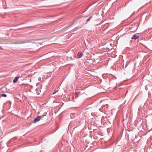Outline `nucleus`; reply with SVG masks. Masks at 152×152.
<instances>
[{"label":"nucleus","mask_w":152,"mask_h":152,"mask_svg":"<svg viewBox=\"0 0 152 152\" xmlns=\"http://www.w3.org/2000/svg\"><path fill=\"white\" fill-rule=\"evenodd\" d=\"M92 17V16H91L90 18H89L90 19Z\"/></svg>","instance_id":"obj_11"},{"label":"nucleus","mask_w":152,"mask_h":152,"mask_svg":"<svg viewBox=\"0 0 152 152\" xmlns=\"http://www.w3.org/2000/svg\"><path fill=\"white\" fill-rule=\"evenodd\" d=\"M57 91H55V92H54L52 94L53 95V94H55V93H56Z\"/></svg>","instance_id":"obj_8"},{"label":"nucleus","mask_w":152,"mask_h":152,"mask_svg":"<svg viewBox=\"0 0 152 152\" xmlns=\"http://www.w3.org/2000/svg\"><path fill=\"white\" fill-rule=\"evenodd\" d=\"M90 20V19L89 18V19H87V20H86V21L87 22H88V21H89Z\"/></svg>","instance_id":"obj_9"},{"label":"nucleus","mask_w":152,"mask_h":152,"mask_svg":"<svg viewBox=\"0 0 152 152\" xmlns=\"http://www.w3.org/2000/svg\"><path fill=\"white\" fill-rule=\"evenodd\" d=\"M0 49H1H1H2V48H1V47H0Z\"/></svg>","instance_id":"obj_13"},{"label":"nucleus","mask_w":152,"mask_h":152,"mask_svg":"<svg viewBox=\"0 0 152 152\" xmlns=\"http://www.w3.org/2000/svg\"><path fill=\"white\" fill-rule=\"evenodd\" d=\"M108 104H106L104 105H103L102 106L101 109H102L103 110H104V111H106L108 110Z\"/></svg>","instance_id":"obj_3"},{"label":"nucleus","mask_w":152,"mask_h":152,"mask_svg":"<svg viewBox=\"0 0 152 152\" xmlns=\"http://www.w3.org/2000/svg\"><path fill=\"white\" fill-rule=\"evenodd\" d=\"M83 55V54L81 51H79L78 53V58H80Z\"/></svg>","instance_id":"obj_4"},{"label":"nucleus","mask_w":152,"mask_h":152,"mask_svg":"<svg viewBox=\"0 0 152 152\" xmlns=\"http://www.w3.org/2000/svg\"><path fill=\"white\" fill-rule=\"evenodd\" d=\"M19 78V77H15L13 80V83H16V82L18 80V79Z\"/></svg>","instance_id":"obj_6"},{"label":"nucleus","mask_w":152,"mask_h":152,"mask_svg":"<svg viewBox=\"0 0 152 152\" xmlns=\"http://www.w3.org/2000/svg\"><path fill=\"white\" fill-rule=\"evenodd\" d=\"M32 40H24L21 41H19L18 42V43L19 44L25 43L28 42H31Z\"/></svg>","instance_id":"obj_2"},{"label":"nucleus","mask_w":152,"mask_h":152,"mask_svg":"<svg viewBox=\"0 0 152 152\" xmlns=\"http://www.w3.org/2000/svg\"><path fill=\"white\" fill-rule=\"evenodd\" d=\"M139 37L138 35H136V34H134L133 35V37H132V39H137Z\"/></svg>","instance_id":"obj_5"},{"label":"nucleus","mask_w":152,"mask_h":152,"mask_svg":"<svg viewBox=\"0 0 152 152\" xmlns=\"http://www.w3.org/2000/svg\"><path fill=\"white\" fill-rule=\"evenodd\" d=\"M47 113H44L42 115H40L38 116L36 118L34 119V121H33V123H36L39 121L43 116H45L46 115Z\"/></svg>","instance_id":"obj_1"},{"label":"nucleus","mask_w":152,"mask_h":152,"mask_svg":"<svg viewBox=\"0 0 152 152\" xmlns=\"http://www.w3.org/2000/svg\"><path fill=\"white\" fill-rule=\"evenodd\" d=\"M148 95L149 96V94H148Z\"/></svg>","instance_id":"obj_14"},{"label":"nucleus","mask_w":152,"mask_h":152,"mask_svg":"<svg viewBox=\"0 0 152 152\" xmlns=\"http://www.w3.org/2000/svg\"><path fill=\"white\" fill-rule=\"evenodd\" d=\"M2 96H4V97H6L7 96V95L4 94H1Z\"/></svg>","instance_id":"obj_7"},{"label":"nucleus","mask_w":152,"mask_h":152,"mask_svg":"<svg viewBox=\"0 0 152 152\" xmlns=\"http://www.w3.org/2000/svg\"><path fill=\"white\" fill-rule=\"evenodd\" d=\"M73 114H71V115H70V116H71V118H72V117L71 115H73Z\"/></svg>","instance_id":"obj_10"},{"label":"nucleus","mask_w":152,"mask_h":152,"mask_svg":"<svg viewBox=\"0 0 152 152\" xmlns=\"http://www.w3.org/2000/svg\"><path fill=\"white\" fill-rule=\"evenodd\" d=\"M147 87H145V89H146V90H147Z\"/></svg>","instance_id":"obj_12"}]
</instances>
